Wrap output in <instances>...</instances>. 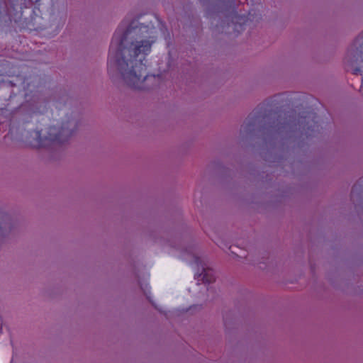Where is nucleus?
Wrapping results in <instances>:
<instances>
[{
  "label": "nucleus",
  "instance_id": "obj_1",
  "mask_svg": "<svg viewBox=\"0 0 363 363\" xmlns=\"http://www.w3.org/2000/svg\"><path fill=\"white\" fill-rule=\"evenodd\" d=\"M156 29L152 23L124 19L113 34L108 57V71H118L125 83L135 89H147L145 83L157 81L160 75L147 72L146 57L155 42Z\"/></svg>",
  "mask_w": 363,
  "mask_h": 363
},
{
  "label": "nucleus",
  "instance_id": "obj_2",
  "mask_svg": "<svg viewBox=\"0 0 363 363\" xmlns=\"http://www.w3.org/2000/svg\"><path fill=\"white\" fill-rule=\"evenodd\" d=\"M70 121L63 123L60 128L55 126H51L47 131V135L42 137L41 131L34 130L30 133L34 134L35 138L30 141L31 146L35 148H40L49 146L52 144H62L66 142L72 135V130H69Z\"/></svg>",
  "mask_w": 363,
  "mask_h": 363
},
{
  "label": "nucleus",
  "instance_id": "obj_3",
  "mask_svg": "<svg viewBox=\"0 0 363 363\" xmlns=\"http://www.w3.org/2000/svg\"><path fill=\"white\" fill-rule=\"evenodd\" d=\"M22 9L23 7L18 6L14 0H9V6L6 5V8H4L3 11L0 10V18H3L5 22L9 21L11 23L12 21L18 23L23 16Z\"/></svg>",
  "mask_w": 363,
  "mask_h": 363
},
{
  "label": "nucleus",
  "instance_id": "obj_4",
  "mask_svg": "<svg viewBox=\"0 0 363 363\" xmlns=\"http://www.w3.org/2000/svg\"><path fill=\"white\" fill-rule=\"evenodd\" d=\"M202 272L201 274L196 273L195 278L198 281H202L204 284H210L215 281L214 272L211 269H206L201 265Z\"/></svg>",
  "mask_w": 363,
  "mask_h": 363
},
{
  "label": "nucleus",
  "instance_id": "obj_5",
  "mask_svg": "<svg viewBox=\"0 0 363 363\" xmlns=\"http://www.w3.org/2000/svg\"><path fill=\"white\" fill-rule=\"evenodd\" d=\"M261 116L259 113L255 112L250 114L246 120V125L247 126V129L251 130V127L254 126L256 122L259 119Z\"/></svg>",
  "mask_w": 363,
  "mask_h": 363
},
{
  "label": "nucleus",
  "instance_id": "obj_6",
  "mask_svg": "<svg viewBox=\"0 0 363 363\" xmlns=\"http://www.w3.org/2000/svg\"><path fill=\"white\" fill-rule=\"evenodd\" d=\"M247 16L245 15H235L233 18V21H235V28L237 27V24H239L240 27L242 29V26L245 25L247 21Z\"/></svg>",
  "mask_w": 363,
  "mask_h": 363
},
{
  "label": "nucleus",
  "instance_id": "obj_7",
  "mask_svg": "<svg viewBox=\"0 0 363 363\" xmlns=\"http://www.w3.org/2000/svg\"><path fill=\"white\" fill-rule=\"evenodd\" d=\"M191 256L192 257V259L190 262V264L191 266H197L199 267L200 264H201V258L197 256L194 252H191Z\"/></svg>",
  "mask_w": 363,
  "mask_h": 363
},
{
  "label": "nucleus",
  "instance_id": "obj_8",
  "mask_svg": "<svg viewBox=\"0 0 363 363\" xmlns=\"http://www.w3.org/2000/svg\"><path fill=\"white\" fill-rule=\"evenodd\" d=\"M307 118V116H304V118ZM308 118H312V121H313V122L314 125H313V128H312V125H311V126H308L307 129H308V130H311L312 131H313V130H314V128H315V127H317V128L318 127V125H317L318 121H316L315 120V118H316L315 114V113H308Z\"/></svg>",
  "mask_w": 363,
  "mask_h": 363
},
{
  "label": "nucleus",
  "instance_id": "obj_9",
  "mask_svg": "<svg viewBox=\"0 0 363 363\" xmlns=\"http://www.w3.org/2000/svg\"><path fill=\"white\" fill-rule=\"evenodd\" d=\"M41 0H24V7L27 8L31 5L37 4Z\"/></svg>",
  "mask_w": 363,
  "mask_h": 363
},
{
  "label": "nucleus",
  "instance_id": "obj_10",
  "mask_svg": "<svg viewBox=\"0 0 363 363\" xmlns=\"http://www.w3.org/2000/svg\"><path fill=\"white\" fill-rule=\"evenodd\" d=\"M362 71L361 70V69L359 67H357L355 68L354 70H353V74H362Z\"/></svg>",
  "mask_w": 363,
  "mask_h": 363
},
{
  "label": "nucleus",
  "instance_id": "obj_11",
  "mask_svg": "<svg viewBox=\"0 0 363 363\" xmlns=\"http://www.w3.org/2000/svg\"><path fill=\"white\" fill-rule=\"evenodd\" d=\"M360 89H361V91H362V92H363V77H362V84H361Z\"/></svg>",
  "mask_w": 363,
  "mask_h": 363
}]
</instances>
